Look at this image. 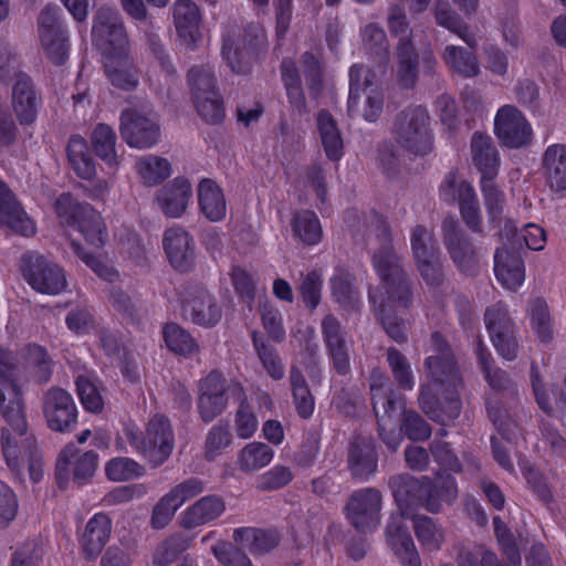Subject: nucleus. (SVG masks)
Returning <instances> with one entry per match:
<instances>
[{
    "label": "nucleus",
    "instance_id": "0e129e2a",
    "mask_svg": "<svg viewBox=\"0 0 566 566\" xmlns=\"http://www.w3.org/2000/svg\"><path fill=\"white\" fill-rule=\"evenodd\" d=\"M415 266L424 282L430 289H439L446 282V272L443 266L442 253L430 258L413 261Z\"/></svg>",
    "mask_w": 566,
    "mask_h": 566
},
{
    "label": "nucleus",
    "instance_id": "6ab92c4d",
    "mask_svg": "<svg viewBox=\"0 0 566 566\" xmlns=\"http://www.w3.org/2000/svg\"><path fill=\"white\" fill-rule=\"evenodd\" d=\"M42 105V97L32 78L25 73H18L12 86L11 107L20 125H32Z\"/></svg>",
    "mask_w": 566,
    "mask_h": 566
},
{
    "label": "nucleus",
    "instance_id": "ddd939ff",
    "mask_svg": "<svg viewBox=\"0 0 566 566\" xmlns=\"http://www.w3.org/2000/svg\"><path fill=\"white\" fill-rule=\"evenodd\" d=\"M42 412L46 426L54 432H71L77 423L78 410L74 398L64 388L57 386L44 391Z\"/></svg>",
    "mask_w": 566,
    "mask_h": 566
},
{
    "label": "nucleus",
    "instance_id": "603ef678",
    "mask_svg": "<svg viewBox=\"0 0 566 566\" xmlns=\"http://www.w3.org/2000/svg\"><path fill=\"white\" fill-rule=\"evenodd\" d=\"M137 171L147 186H156L167 179L171 174L170 163L163 157L147 155L136 164Z\"/></svg>",
    "mask_w": 566,
    "mask_h": 566
},
{
    "label": "nucleus",
    "instance_id": "f8f14e48",
    "mask_svg": "<svg viewBox=\"0 0 566 566\" xmlns=\"http://www.w3.org/2000/svg\"><path fill=\"white\" fill-rule=\"evenodd\" d=\"M119 119L122 138L130 147L146 149L159 142L160 126L155 113L126 108L122 112Z\"/></svg>",
    "mask_w": 566,
    "mask_h": 566
},
{
    "label": "nucleus",
    "instance_id": "aec40b11",
    "mask_svg": "<svg viewBox=\"0 0 566 566\" xmlns=\"http://www.w3.org/2000/svg\"><path fill=\"white\" fill-rule=\"evenodd\" d=\"M147 461L153 468L164 464L170 457L175 441L170 421L164 415H155L146 428Z\"/></svg>",
    "mask_w": 566,
    "mask_h": 566
},
{
    "label": "nucleus",
    "instance_id": "b1692460",
    "mask_svg": "<svg viewBox=\"0 0 566 566\" xmlns=\"http://www.w3.org/2000/svg\"><path fill=\"white\" fill-rule=\"evenodd\" d=\"M0 223L24 237L35 233L33 221L2 180H0Z\"/></svg>",
    "mask_w": 566,
    "mask_h": 566
},
{
    "label": "nucleus",
    "instance_id": "2eb2a0df",
    "mask_svg": "<svg viewBox=\"0 0 566 566\" xmlns=\"http://www.w3.org/2000/svg\"><path fill=\"white\" fill-rule=\"evenodd\" d=\"M443 200H457L460 206L461 218L467 227L476 233H482V218L480 205L472 185L465 180L455 182V176L449 174L440 188Z\"/></svg>",
    "mask_w": 566,
    "mask_h": 566
},
{
    "label": "nucleus",
    "instance_id": "4468645a",
    "mask_svg": "<svg viewBox=\"0 0 566 566\" xmlns=\"http://www.w3.org/2000/svg\"><path fill=\"white\" fill-rule=\"evenodd\" d=\"M381 492L375 488L359 489L349 496L345 514L350 525L360 533L371 532L380 524Z\"/></svg>",
    "mask_w": 566,
    "mask_h": 566
},
{
    "label": "nucleus",
    "instance_id": "a878e982",
    "mask_svg": "<svg viewBox=\"0 0 566 566\" xmlns=\"http://www.w3.org/2000/svg\"><path fill=\"white\" fill-rule=\"evenodd\" d=\"M458 486L452 475L424 476L422 507L432 514L440 513L443 505H451L458 499Z\"/></svg>",
    "mask_w": 566,
    "mask_h": 566
},
{
    "label": "nucleus",
    "instance_id": "4c0bfd02",
    "mask_svg": "<svg viewBox=\"0 0 566 566\" xmlns=\"http://www.w3.org/2000/svg\"><path fill=\"white\" fill-rule=\"evenodd\" d=\"M385 290L386 298L378 296V300L382 298L387 304H394L397 307L408 310L413 305L416 295V283L410 274L403 273L381 284Z\"/></svg>",
    "mask_w": 566,
    "mask_h": 566
},
{
    "label": "nucleus",
    "instance_id": "39448f33",
    "mask_svg": "<svg viewBox=\"0 0 566 566\" xmlns=\"http://www.w3.org/2000/svg\"><path fill=\"white\" fill-rule=\"evenodd\" d=\"M242 400L244 388L234 380L214 369L199 380L197 391V409L200 419L209 423L219 417L226 409L229 399Z\"/></svg>",
    "mask_w": 566,
    "mask_h": 566
},
{
    "label": "nucleus",
    "instance_id": "e2e57ef3",
    "mask_svg": "<svg viewBox=\"0 0 566 566\" xmlns=\"http://www.w3.org/2000/svg\"><path fill=\"white\" fill-rule=\"evenodd\" d=\"M480 184L489 220L491 223L500 226L505 206V196L495 184V178H481Z\"/></svg>",
    "mask_w": 566,
    "mask_h": 566
},
{
    "label": "nucleus",
    "instance_id": "20e7f679",
    "mask_svg": "<svg viewBox=\"0 0 566 566\" xmlns=\"http://www.w3.org/2000/svg\"><path fill=\"white\" fill-rule=\"evenodd\" d=\"M391 134L405 151L423 157L433 149L431 117L421 105H409L400 111L392 123Z\"/></svg>",
    "mask_w": 566,
    "mask_h": 566
},
{
    "label": "nucleus",
    "instance_id": "864d4df0",
    "mask_svg": "<svg viewBox=\"0 0 566 566\" xmlns=\"http://www.w3.org/2000/svg\"><path fill=\"white\" fill-rule=\"evenodd\" d=\"M484 323L490 334V338L509 335L510 333H517V327L510 316L506 305L502 302H497L486 308L484 313Z\"/></svg>",
    "mask_w": 566,
    "mask_h": 566
},
{
    "label": "nucleus",
    "instance_id": "bf43d9fd",
    "mask_svg": "<svg viewBox=\"0 0 566 566\" xmlns=\"http://www.w3.org/2000/svg\"><path fill=\"white\" fill-rule=\"evenodd\" d=\"M163 334L167 347L177 355L189 356L199 352L189 332L176 323L166 324Z\"/></svg>",
    "mask_w": 566,
    "mask_h": 566
},
{
    "label": "nucleus",
    "instance_id": "cd10ccee",
    "mask_svg": "<svg viewBox=\"0 0 566 566\" xmlns=\"http://www.w3.org/2000/svg\"><path fill=\"white\" fill-rule=\"evenodd\" d=\"M192 197V187L185 178H175L157 191L156 200L165 216L179 218Z\"/></svg>",
    "mask_w": 566,
    "mask_h": 566
},
{
    "label": "nucleus",
    "instance_id": "7ed1b4c3",
    "mask_svg": "<svg viewBox=\"0 0 566 566\" xmlns=\"http://www.w3.org/2000/svg\"><path fill=\"white\" fill-rule=\"evenodd\" d=\"M432 354L429 355L423 363V368L429 382L434 387H448L449 401L448 409L450 412L458 408V390L464 386L462 373L455 355L439 332L431 334Z\"/></svg>",
    "mask_w": 566,
    "mask_h": 566
},
{
    "label": "nucleus",
    "instance_id": "58836bf2",
    "mask_svg": "<svg viewBox=\"0 0 566 566\" xmlns=\"http://www.w3.org/2000/svg\"><path fill=\"white\" fill-rule=\"evenodd\" d=\"M116 140L115 132L106 124H98L91 134V144L95 155L109 168L114 169L120 164V156L116 150Z\"/></svg>",
    "mask_w": 566,
    "mask_h": 566
},
{
    "label": "nucleus",
    "instance_id": "c85d7f7f",
    "mask_svg": "<svg viewBox=\"0 0 566 566\" xmlns=\"http://www.w3.org/2000/svg\"><path fill=\"white\" fill-rule=\"evenodd\" d=\"M471 158L481 178H496L501 165L499 150L491 136L475 132L471 138Z\"/></svg>",
    "mask_w": 566,
    "mask_h": 566
},
{
    "label": "nucleus",
    "instance_id": "9d476101",
    "mask_svg": "<svg viewBox=\"0 0 566 566\" xmlns=\"http://www.w3.org/2000/svg\"><path fill=\"white\" fill-rule=\"evenodd\" d=\"M93 41L105 57L128 51V38L120 14L111 8H99L92 28Z\"/></svg>",
    "mask_w": 566,
    "mask_h": 566
},
{
    "label": "nucleus",
    "instance_id": "f257e3e1",
    "mask_svg": "<svg viewBox=\"0 0 566 566\" xmlns=\"http://www.w3.org/2000/svg\"><path fill=\"white\" fill-rule=\"evenodd\" d=\"M389 488L401 513L389 518L386 526L387 543L405 566H421L420 556L403 523V516H412V506L422 507L424 476L417 479L409 474L395 475L389 479Z\"/></svg>",
    "mask_w": 566,
    "mask_h": 566
},
{
    "label": "nucleus",
    "instance_id": "bb28decb",
    "mask_svg": "<svg viewBox=\"0 0 566 566\" xmlns=\"http://www.w3.org/2000/svg\"><path fill=\"white\" fill-rule=\"evenodd\" d=\"M494 272L499 282L510 291H516L525 280L524 261L518 251L504 245L494 255Z\"/></svg>",
    "mask_w": 566,
    "mask_h": 566
},
{
    "label": "nucleus",
    "instance_id": "c9c22d12",
    "mask_svg": "<svg viewBox=\"0 0 566 566\" xmlns=\"http://www.w3.org/2000/svg\"><path fill=\"white\" fill-rule=\"evenodd\" d=\"M198 200L202 214L210 221L222 220L227 203L222 189L212 179H202L198 187Z\"/></svg>",
    "mask_w": 566,
    "mask_h": 566
},
{
    "label": "nucleus",
    "instance_id": "5701e85b",
    "mask_svg": "<svg viewBox=\"0 0 566 566\" xmlns=\"http://www.w3.org/2000/svg\"><path fill=\"white\" fill-rule=\"evenodd\" d=\"M164 249L171 266L179 272H188L195 264L193 241L181 228H169L165 231Z\"/></svg>",
    "mask_w": 566,
    "mask_h": 566
},
{
    "label": "nucleus",
    "instance_id": "de8ad7c7",
    "mask_svg": "<svg viewBox=\"0 0 566 566\" xmlns=\"http://www.w3.org/2000/svg\"><path fill=\"white\" fill-rule=\"evenodd\" d=\"M332 296L346 311H357L359 308V294L353 285L352 276L338 271L331 280Z\"/></svg>",
    "mask_w": 566,
    "mask_h": 566
},
{
    "label": "nucleus",
    "instance_id": "338daca9",
    "mask_svg": "<svg viewBox=\"0 0 566 566\" xmlns=\"http://www.w3.org/2000/svg\"><path fill=\"white\" fill-rule=\"evenodd\" d=\"M400 409L398 417L401 415V431L412 441H424L431 436L430 424L416 411Z\"/></svg>",
    "mask_w": 566,
    "mask_h": 566
},
{
    "label": "nucleus",
    "instance_id": "9b49d317",
    "mask_svg": "<svg viewBox=\"0 0 566 566\" xmlns=\"http://www.w3.org/2000/svg\"><path fill=\"white\" fill-rule=\"evenodd\" d=\"M265 31L260 23L251 22L243 31L240 42L232 38L223 39L221 54L233 73L245 74L250 71L254 52L263 46Z\"/></svg>",
    "mask_w": 566,
    "mask_h": 566
},
{
    "label": "nucleus",
    "instance_id": "f03ea898",
    "mask_svg": "<svg viewBox=\"0 0 566 566\" xmlns=\"http://www.w3.org/2000/svg\"><path fill=\"white\" fill-rule=\"evenodd\" d=\"M0 415L6 422L0 436L2 453L10 471L21 481L22 459L19 444L31 447L34 438L28 436L25 405L20 387L0 390Z\"/></svg>",
    "mask_w": 566,
    "mask_h": 566
},
{
    "label": "nucleus",
    "instance_id": "c756f323",
    "mask_svg": "<svg viewBox=\"0 0 566 566\" xmlns=\"http://www.w3.org/2000/svg\"><path fill=\"white\" fill-rule=\"evenodd\" d=\"M224 511L226 502L220 495L202 496L185 510L181 526L190 530L206 525L219 518Z\"/></svg>",
    "mask_w": 566,
    "mask_h": 566
},
{
    "label": "nucleus",
    "instance_id": "72a5a7b5",
    "mask_svg": "<svg viewBox=\"0 0 566 566\" xmlns=\"http://www.w3.org/2000/svg\"><path fill=\"white\" fill-rule=\"evenodd\" d=\"M104 67L108 80L114 86L125 91L137 86V70L128 51H122L120 54L105 57Z\"/></svg>",
    "mask_w": 566,
    "mask_h": 566
},
{
    "label": "nucleus",
    "instance_id": "37998d69",
    "mask_svg": "<svg viewBox=\"0 0 566 566\" xmlns=\"http://www.w3.org/2000/svg\"><path fill=\"white\" fill-rule=\"evenodd\" d=\"M289 379L293 403L297 415L303 419L311 418L315 407V399L308 387L307 380L297 366L291 367Z\"/></svg>",
    "mask_w": 566,
    "mask_h": 566
},
{
    "label": "nucleus",
    "instance_id": "a18cd8bd",
    "mask_svg": "<svg viewBox=\"0 0 566 566\" xmlns=\"http://www.w3.org/2000/svg\"><path fill=\"white\" fill-rule=\"evenodd\" d=\"M397 78L403 88H413L418 80V54L412 43L397 45Z\"/></svg>",
    "mask_w": 566,
    "mask_h": 566
},
{
    "label": "nucleus",
    "instance_id": "4be33fe9",
    "mask_svg": "<svg viewBox=\"0 0 566 566\" xmlns=\"http://www.w3.org/2000/svg\"><path fill=\"white\" fill-rule=\"evenodd\" d=\"M448 387H434L433 385H421L418 397L420 409L433 421L447 423L457 419L461 413L462 401L458 390V408L450 412L448 409Z\"/></svg>",
    "mask_w": 566,
    "mask_h": 566
},
{
    "label": "nucleus",
    "instance_id": "4d7b16f0",
    "mask_svg": "<svg viewBox=\"0 0 566 566\" xmlns=\"http://www.w3.org/2000/svg\"><path fill=\"white\" fill-rule=\"evenodd\" d=\"M442 57L447 65L463 77L476 76L479 63L475 55L460 46H446Z\"/></svg>",
    "mask_w": 566,
    "mask_h": 566
},
{
    "label": "nucleus",
    "instance_id": "13d9d810",
    "mask_svg": "<svg viewBox=\"0 0 566 566\" xmlns=\"http://www.w3.org/2000/svg\"><path fill=\"white\" fill-rule=\"evenodd\" d=\"M436 21L439 25L459 35L470 48L476 45L475 35L469 31V27L452 10L449 3L441 2L437 4Z\"/></svg>",
    "mask_w": 566,
    "mask_h": 566
},
{
    "label": "nucleus",
    "instance_id": "8fccbe9b",
    "mask_svg": "<svg viewBox=\"0 0 566 566\" xmlns=\"http://www.w3.org/2000/svg\"><path fill=\"white\" fill-rule=\"evenodd\" d=\"M375 73L366 69L363 64H354L349 69V95H348V114L359 111L358 99L360 94L373 88Z\"/></svg>",
    "mask_w": 566,
    "mask_h": 566
},
{
    "label": "nucleus",
    "instance_id": "6e6552de",
    "mask_svg": "<svg viewBox=\"0 0 566 566\" xmlns=\"http://www.w3.org/2000/svg\"><path fill=\"white\" fill-rule=\"evenodd\" d=\"M98 454L93 451L80 452L75 443H69L59 454L55 464V479L61 489H64L70 480L76 485L87 483L97 469Z\"/></svg>",
    "mask_w": 566,
    "mask_h": 566
},
{
    "label": "nucleus",
    "instance_id": "0eeeda50",
    "mask_svg": "<svg viewBox=\"0 0 566 566\" xmlns=\"http://www.w3.org/2000/svg\"><path fill=\"white\" fill-rule=\"evenodd\" d=\"M442 241L453 264L463 273L473 274L480 263L479 248L454 217H446L441 224Z\"/></svg>",
    "mask_w": 566,
    "mask_h": 566
},
{
    "label": "nucleus",
    "instance_id": "69168bd1",
    "mask_svg": "<svg viewBox=\"0 0 566 566\" xmlns=\"http://www.w3.org/2000/svg\"><path fill=\"white\" fill-rule=\"evenodd\" d=\"M106 475L112 481H128L145 474V468L129 458H115L107 462Z\"/></svg>",
    "mask_w": 566,
    "mask_h": 566
},
{
    "label": "nucleus",
    "instance_id": "7c9ffc66",
    "mask_svg": "<svg viewBox=\"0 0 566 566\" xmlns=\"http://www.w3.org/2000/svg\"><path fill=\"white\" fill-rule=\"evenodd\" d=\"M546 185L554 192L566 191V145H549L542 155Z\"/></svg>",
    "mask_w": 566,
    "mask_h": 566
},
{
    "label": "nucleus",
    "instance_id": "a211bd4d",
    "mask_svg": "<svg viewBox=\"0 0 566 566\" xmlns=\"http://www.w3.org/2000/svg\"><path fill=\"white\" fill-rule=\"evenodd\" d=\"M322 337L327 355L338 375L350 371V348L346 340V333L333 314H327L321 323Z\"/></svg>",
    "mask_w": 566,
    "mask_h": 566
},
{
    "label": "nucleus",
    "instance_id": "79ce46f5",
    "mask_svg": "<svg viewBox=\"0 0 566 566\" xmlns=\"http://www.w3.org/2000/svg\"><path fill=\"white\" fill-rule=\"evenodd\" d=\"M368 298L373 304L375 314L387 335L396 343H406L408 337L405 321L391 313V311L387 308V304L382 298L378 300L376 290H369Z\"/></svg>",
    "mask_w": 566,
    "mask_h": 566
},
{
    "label": "nucleus",
    "instance_id": "680f3d73",
    "mask_svg": "<svg viewBox=\"0 0 566 566\" xmlns=\"http://www.w3.org/2000/svg\"><path fill=\"white\" fill-rule=\"evenodd\" d=\"M187 78L192 99L206 95L214 96V93L218 92L214 73L208 65H196L191 67Z\"/></svg>",
    "mask_w": 566,
    "mask_h": 566
},
{
    "label": "nucleus",
    "instance_id": "1a4fd4ad",
    "mask_svg": "<svg viewBox=\"0 0 566 566\" xmlns=\"http://www.w3.org/2000/svg\"><path fill=\"white\" fill-rule=\"evenodd\" d=\"M23 277L35 291L56 295L66 287L64 271L43 255L27 253L21 258Z\"/></svg>",
    "mask_w": 566,
    "mask_h": 566
},
{
    "label": "nucleus",
    "instance_id": "49530a36",
    "mask_svg": "<svg viewBox=\"0 0 566 566\" xmlns=\"http://www.w3.org/2000/svg\"><path fill=\"white\" fill-rule=\"evenodd\" d=\"M273 449L263 442L248 443L238 455V464L241 471L251 473L266 467L273 459Z\"/></svg>",
    "mask_w": 566,
    "mask_h": 566
},
{
    "label": "nucleus",
    "instance_id": "052dcab7",
    "mask_svg": "<svg viewBox=\"0 0 566 566\" xmlns=\"http://www.w3.org/2000/svg\"><path fill=\"white\" fill-rule=\"evenodd\" d=\"M252 342L266 374L274 380L283 379L284 366L276 349L265 343L256 331L252 332Z\"/></svg>",
    "mask_w": 566,
    "mask_h": 566
},
{
    "label": "nucleus",
    "instance_id": "774afa93",
    "mask_svg": "<svg viewBox=\"0 0 566 566\" xmlns=\"http://www.w3.org/2000/svg\"><path fill=\"white\" fill-rule=\"evenodd\" d=\"M531 322L533 329L542 343L552 342L554 335L551 315L548 306L544 300L537 298L532 303Z\"/></svg>",
    "mask_w": 566,
    "mask_h": 566
},
{
    "label": "nucleus",
    "instance_id": "2f4dec72",
    "mask_svg": "<svg viewBox=\"0 0 566 566\" xmlns=\"http://www.w3.org/2000/svg\"><path fill=\"white\" fill-rule=\"evenodd\" d=\"M20 357L23 360L21 374L29 373L33 381L39 385L50 381L54 361L45 347L30 343L20 350Z\"/></svg>",
    "mask_w": 566,
    "mask_h": 566
},
{
    "label": "nucleus",
    "instance_id": "412c9836",
    "mask_svg": "<svg viewBox=\"0 0 566 566\" xmlns=\"http://www.w3.org/2000/svg\"><path fill=\"white\" fill-rule=\"evenodd\" d=\"M347 467L352 476L366 481L378 469V453L371 437L357 436L348 448Z\"/></svg>",
    "mask_w": 566,
    "mask_h": 566
},
{
    "label": "nucleus",
    "instance_id": "a19ab883",
    "mask_svg": "<svg viewBox=\"0 0 566 566\" xmlns=\"http://www.w3.org/2000/svg\"><path fill=\"white\" fill-rule=\"evenodd\" d=\"M174 21L179 36L188 44L195 43L200 22L196 3L190 0H178L174 8Z\"/></svg>",
    "mask_w": 566,
    "mask_h": 566
},
{
    "label": "nucleus",
    "instance_id": "ea45409f",
    "mask_svg": "<svg viewBox=\"0 0 566 566\" xmlns=\"http://www.w3.org/2000/svg\"><path fill=\"white\" fill-rule=\"evenodd\" d=\"M66 153L72 169L80 178L90 180L95 177V160L83 137L72 136L67 143Z\"/></svg>",
    "mask_w": 566,
    "mask_h": 566
},
{
    "label": "nucleus",
    "instance_id": "09e8293b",
    "mask_svg": "<svg viewBox=\"0 0 566 566\" xmlns=\"http://www.w3.org/2000/svg\"><path fill=\"white\" fill-rule=\"evenodd\" d=\"M418 541L428 551H438L444 542V531L432 517L427 515L410 516Z\"/></svg>",
    "mask_w": 566,
    "mask_h": 566
},
{
    "label": "nucleus",
    "instance_id": "f704fd0d",
    "mask_svg": "<svg viewBox=\"0 0 566 566\" xmlns=\"http://www.w3.org/2000/svg\"><path fill=\"white\" fill-rule=\"evenodd\" d=\"M233 539L251 554L262 555L279 545L280 534L272 530L242 527L234 530Z\"/></svg>",
    "mask_w": 566,
    "mask_h": 566
},
{
    "label": "nucleus",
    "instance_id": "dca6fc26",
    "mask_svg": "<svg viewBox=\"0 0 566 566\" xmlns=\"http://www.w3.org/2000/svg\"><path fill=\"white\" fill-rule=\"evenodd\" d=\"M494 133L509 148H521L531 143L533 130L524 115L513 105L502 106L494 119Z\"/></svg>",
    "mask_w": 566,
    "mask_h": 566
},
{
    "label": "nucleus",
    "instance_id": "423d86ee",
    "mask_svg": "<svg viewBox=\"0 0 566 566\" xmlns=\"http://www.w3.org/2000/svg\"><path fill=\"white\" fill-rule=\"evenodd\" d=\"M55 210L62 221L76 227L88 244L96 249L104 247L107 229L99 212L91 205L80 202L70 193H62L55 202Z\"/></svg>",
    "mask_w": 566,
    "mask_h": 566
},
{
    "label": "nucleus",
    "instance_id": "473e14b6",
    "mask_svg": "<svg viewBox=\"0 0 566 566\" xmlns=\"http://www.w3.org/2000/svg\"><path fill=\"white\" fill-rule=\"evenodd\" d=\"M112 531L111 518L103 513L95 514L86 524L81 546L86 558L96 557L107 543Z\"/></svg>",
    "mask_w": 566,
    "mask_h": 566
},
{
    "label": "nucleus",
    "instance_id": "6e6d98bb",
    "mask_svg": "<svg viewBox=\"0 0 566 566\" xmlns=\"http://www.w3.org/2000/svg\"><path fill=\"white\" fill-rule=\"evenodd\" d=\"M386 357L398 388L411 391L415 387V377L408 358L396 347H389L386 352Z\"/></svg>",
    "mask_w": 566,
    "mask_h": 566
},
{
    "label": "nucleus",
    "instance_id": "c03bdc74",
    "mask_svg": "<svg viewBox=\"0 0 566 566\" xmlns=\"http://www.w3.org/2000/svg\"><path fill=\"white\" fill-rule=\"evenodd\" d=\"M371 261L381 284L408 272L394 245L379 247L374 252Z\"/></svg>",
    "mask_w": 566,
    "mask_h": 566
},
{
    "label": "nucleus",
    "instance_id": "f3484780",
    "mask_svg": "<svg viewBox=\"0 0 566 566\" xmlns=\"http://www.w3.org/2000/svg\"><path fill=\"white\" fill-rule=\"evenodd\" d=\"M182 313L186 318L203 327L214 326L222 316L217 298L201 286H191L186 291Z\"/></svg>",
    "mask_w": 566,
    "mask_h": 566
},
{
    "label": "nucleus",
    "instance_id": "393cba45",
    "mask_svg": "<svg viewBox=\"0 0 566 566\" xmlns=\"http://www.w3.org/2000/svg\"><path fill=\"white\" fill-rule=\"evenodd\" d=\"M371 403L375 415L398 416L402 408V399L395 390L389 377L379 369L370 374L369 384Z\"/></svg>",
    "mask_w": 566,
    "mask_h": 566
},
{
    "label": "nucleus",
    "instance_id": "5fc2aeb1",
    "mask_svg": "<svg viewBox=\"0 0 566 566\" xmlns=\"http://www.w3.org/2000/svg\"><path fill=\"white\" fill-rule=\"evenodd\" d=\"M410 245L413 261L441 254L433 231L423 224H417L411 229Z\"/></svg>",
    "mask_w": 566,
    "mask_h": 566
},
{
    "label": "nucleus",
    "instance_id": "e433bc0d",
    "mask_svg": "<svg viewBox=\"0 0 566 566\" xmlns=\"http://www.w3.org/2000/svg\"><path fill=\"white\" fill-rule=\"evenodd\" d=\"M316 122L327 158L333 161L339 160L344 154V142L337 122L325 109L318 112Z\"/></svg>",
    "mask_w": 566,
    "mask_h": 566
},
{
    "label": "nucleus",
    "instance_id": "3c124183",
    "mask_svg": "<svg viewBox=\"0 0 566 566\" xmlns=\"http://www.w3.org/2000/svg\"><path fill=\"white\" fill-rule=\"evenodd\" d=\"M294 237L307 245H314L322 239V227L316 214L310 210H303L294 214L292 222Z\"/></svg>",
    "mask_w": 566,
    "mask_h": 566
}]
</instances>
